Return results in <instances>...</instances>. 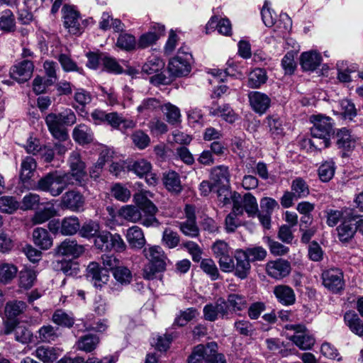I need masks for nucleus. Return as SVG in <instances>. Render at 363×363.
<instances>
[{"label":"nucleus","instance_id":"obj_43","mask_svg":"<svg viewBox=\"0 0 363 363\" xmlns=\"http://www.w3.org/2000/svg\"><path fill=\"white\" fill-rule=\"evenodd\" d=\"M228 306L234 312L242 311L247 306V301L245 296L239 294H230L227 297Z\"/></svg>","mask_w":363,"mask_h":363},{"label":"nucleus","instance_id":"obj_9","mask_svg":"<svg viewBox=\"0 0 363 363\" xmlns=\"http://www.w3.org/2000/svg\"><path fill=\"white\" fill-rule=\"evenodd\" d=\"M85 197L77 190H69L61 197V206L62 208L78 212L84 208Z\"/></svg>","mask_w":363,"mask_h":363},{"label":"nucleus","instance_id":"obj_1","mask_svg":"<svg viewBox=\"0 0 363 363\" xmlns=\"http://www.w3.org/2000/svg\"><path fill=\"white\" fill-rule=\"evenodd\" d=\"M310 121L313 123L311 128V138L307 142L310 147L322 150L330 145V137L334 134L333 120L323 114L312 115Z\"/></svg>","mask_w":363,"mask_h":363},{"label":"nucleus","instance_id":"obj_57","mask_svg":"<svg viewBox=\"0 0 363 363\" xmlns=\"http://www.w3.org/2000/svg\"><path fill=\"white\" fill-rule=\"evenodd\" d=\"M201 269L214 281L218 279L219 272L215 262L212 259H203L201 261Z\"/></svg>","mask_w":363,"mask_h":363},{"label":"nucleus","instance_id":"obj_41","mask_svg":"<svg viewBox=\"0 0 363 363\" xmlns=\"http://www.w3.org/2000/svg\"><path fill=\"white\" fill-rule=\"evenodd\" d=\"M216 26L219 33L224 35H230L232 32L231 23L227 18L220 19L218 21L216 16H213L206 25V29L214 28Z\"/></svg>","mask_w":363,"mask_h":363},{"label":"nucleus","instance_id":"obj_50","mask_svg":"<svg viewBox=\"0 0 363 363\" xmlns=\"http://www.w3.org/2000/svg\"><path fill=\"white\" fill-rule=\"evenodd\" d=\"M56 214L57 210L53 206L45 207L35 213L32 220L34 224H41L48 221Z\"/></svg>","mask_w":363,"mask_h":363},{"label":"nucleus","instance_id":"obj_61","mask_svg":"<svg viewBox=\"0 0 363 363\" xmlns=\"http://www.w3.org/2000/svg\"><path fill=\"white\" fill-rule=\"evenodd\" d=\"M244 252L250 262L263 261L267 255V250L260 246L248 247Z\"/></svg>","mask_w":363,"mask_h":363},{"label":"nucleus","instance_id":"obj_22","mask_svg":"<svg viewBox=\"0 0 363 363\" xmlns=\"http://www.w3.org/2000/svg\"><path fill=\"white\" fill-rule=\"evenodd\" d=\"M208 109L211 116H220L228 123H233L238 119V116L228 104L213 103Z\"/></svg>","mask_w":363,"mask_h":363},{"label":"nucleus","instance_id":"obj_42","mask_svg":"<svg viewBox=\"0 0 363 363\" xmlns=\"http://www.w3.org/2000/svg\"><path fill=\"white\" fill-rule=\"evenodd\" d=\"M161 110L166 116V120L169 123L175 125L181 121L180 110L176 106L170 103L162 104Z\"/></svg>","mask_w":363,"mask_h":363},{"label":"nucleus","instance_id":"obj_18","mask_svg":"<svg viewBox=\"0 0 363 363\" xmlns=\"http://www.w3.org/2000/svg\"><path fill=\"white\" fill-rule=\"evenodd\" d=\"M286 328H291L293 330H296V333L294 335L290 337V340L300 349L301 350H308L314 345L315 340L314 338L303 331L301 329L303 328L301 325H290L287 326Z\"/></svg>","mask_w":363,"mask_h":363},{"label":"nucleus","instance_id":"obj_34","mask_svg":"<svg viewBox=\"0 0 363 363\" xmlns=\"http://www.w3.org/2000/svg\"><path fill=\"white\" fill-rule=\"evenodd\" d=\"M74 140L79 144H88L93 140V133L90 128L84 124H79L73 130Z\"/></svg>","mask_w":363,"mask_h":363},{"label":"nucleus","instance_id":"obj_16","mask_svg":"<svg viewBox=\"0 0 363 363\" xmlns=\"http://www.w3.org/2000/svg\"><path fill=\"white\" fill-rule=\"evenodd\" d=\"M167 69L172 76L179 77L187 75L191 67L187 58L176 56L169 60Z\"/></svg>","mask_w":363,"mask_h":363},{"label":"nucleus","instance_id":"obj_39","mask_svg":"<svg viewBox=\"0 0 363 363\" xmlns=\"http://www.w3.org/2000/svg\"><path fill=\"white\" fill-rule=\"evenodd\" d=\"M36 272L32 269L25 268L21 270L18 277V284L20 288L24 289H30L36 281Z\"/></svg>","mask_w":363,"mask_h":363},{"label":"nucleus","instance_id":"obj_47","mask_svg":"<svg viewBox=\"0 0 363 363\" xmlns=\"http://www.w3.org/2000/svg\"><path fill=\"white\" fill-rule=\"evenodd\" d=\"M35 356L44 363H51L57 359V354L53 347L40 346L35 352Z\"/></svg>","mask_w":363,"mask_h":363},{"label":"nucleus","instance_id":"obj_33","mask_svg":"<svg viewBox=\"0 0 363 363\" xmlns=\"http://www.w3.org/2000/svg\"><path fill=\"white\" fill-rule=\"evenodd\" d=\"M354 221V220L345 219L342 223L337 228V235L341 242H348L354 235L357 232V225L355 223L352 225L351 222Z\"/></svg>","mask_w":363,"mask_h":363},{"label":"nucleus","instance_id":"obj_53","mask_svg":"<svg viewBox=\"0 0 363 363\" xmlns=\"http://www.w3.org/2000/svg\"><path fill=\"white\" fill-rule=\"evenodd\" d=\"M335 167L333 162H325L318 168V176L323 182H329L334 176Z\"/></svg>","mask_w":363,"mask_h":363},{"label":"nucleus","instance_id":"obj_7","mask_svg":"<svg viewBox=\"0 0 363 363\" xmlns=\"http://www.w3.org/2000/svg\"><path fill=\"white\" fill-rule=\"evenodd\" d=\"M235 201L238 206L242 209V216L245 212L248 217H255L258 213V204L256 198L250 193H246L242 197L238 191L233 193V206H235Z\"/></svg>","mask_w":363,"mask_h":363},{"label":"nucleus","instance_id":"obj_49","mask_svg":"<svg viewBox=\"0 0 363 363\" xmlns=\"http://www.w3.org/2000/svg\"><path fill=\"white\" fill-rule=\"evenodd\" d=\"M39 338L43 342H51L59 337L58 328L50 325H44L39 329Z\"/></svg>","mask_w":363,"mask_h":363},{"label":"nucleus","instance_id":"obj_11","mask_svg":"<svg viewBox=\"0 0 363 363\" xmlns=\"http://www.w3.org/2000/svg\"><path fill=\"white\" fill-rule=\"evenodd\" d=\"M291 269L289 262L282 259L270 261L266 265L267 274L276 279L287 277L290 274Z\"/></svg>","mask_w":363,"mask_h":363},{"label":"nucleus","instance_id":"obj_25","mask_svg":"<svg viewBox=\"0 0 363 363\" xmlns=\"http://www.w3.org/2000/svg\"><path fill=\"white\" fill-rule=\"evenodd\" d=\"M126 240L131 248L140 250L146 243L144 233L142 229L137 226H133L127 230Z\"/></svg>","mask_w":363,"mask_h":363},{"label":"nucleus","instance_id":"obj_32","mask_svg":"<svg viewBox=\"0 0 363 363\" xmlns=\"http://www.w3.org/2000/svg\"><path fill=\"white\" fill-rule=\"evenodd\" d=\"M163 184L166 189L172 193L179 194L182 190L180 177L174 171H169L164 173L162 178Z\"/></svg>","mask_w":363,"mask_h":363},{"label":"nucleus","instance_id":"obj_3","mask_svg":"<svg viewBox=\"0 0 363 363\" xmlns=\"http://www.w3.org/2000/svg\"><path fill=\"white\" fill-rule=\"evenodd\" d=\"M187 362L188 363H226L224 355L218 352V345L215 342L195 346Z\"/></svg>","mask_w":363,"mask_h":363},{"label":"nucleus","instance_id":"obj_46","mask_svg":"<svg viewBox=\"0 0 363 363\" xmlns=\"http://www.w3.org/2000/svg\"><path fill=\"white\" fill-rule=\"evenodd\" d=\"M269 131L273 137L282 135L284 132L282 121L277 115L268 116L264 121Z\"/></svg>","mask_w":363,"mask_h":363},{"label":"nucleus","instance_id":"obj_5","mask_svg":"<svg viewBox=\"0 0 363 363\" xmlns=\"http://www.w3.org/2000/svg\"><path fill=\"white\" fill-rule=\"evenodd\" d=\"M68 164L69 171L62 173L70 182L72 186H79L85 187L88 181V176L86 172V164L82 160L81 155L78 151L71 152Z\"/></svg>","mask_w":363,"mask_h":363},{"label":"nucleus","instance_id":"obj_37","mask_svg":"<svg viewBox=\"0 0 363 363\" xmlns=\"http://www.w3.org/2000/svg\"><path fill=\"white\" fill-rule=\"evenodd\" d=\"M238 201H235V206H233L232 211L226 216L225 229L228 232L232 233L240 225V221L238 216H242V209L238 206Z\"/></svg>","mask_w":363,"mask_h":363},{"label":"nucleus","instance_id":"obj_56","mask_svg":"<svg viewBox=\"0 0 363 363\" xmlns=\"http://www.w3.org/2000/svg\"><path fill=\"white\" fill-rule=\"evenodd\" d=\"M19 207L18 202L13 196L0 197V211L3 213H13Z\"/></svg>","mask_w":363,"mask_h":363},{"label":"nucleus","instance_id":"obj_10","mask_svg":"<svg viewBox=\"0 0 363 363\" xmlns=\"http://www.w3.org/2000/svg\"><path fill=\"white\" fill-rule=\"evenodd\" d=\"M323 284L329 290L337 293L343 289V274L337 268L330 269L322 274Z\"/></svg>","mask_w":363,"mask_h":363},{"label":"nucleus","instance_id":"obj_52","mask_svg":"<svg viewBox=\"0 0 363 363\" xmlns=\"http://www.w3.org/2000/svg\"><path fill=\"white\" fill-rule=\"evenodd\" d=\"M18 272L17 267L8 263H0V282L7 283L13 279Z\"/></svg>","mask_w":363,"mask_h":363},{"label":"nucleus","instance_id":"obj_55","mask_svg":"<svg viewBox=\"0 0 363 363\" xmlns=\"http://www.w3.org/2000/svg\"><path fill=\"white\" fill-rule=\"evenodd\" d=\"M164 66V63L161 59L153 57L143 65L142 70L147 74H152L162 69Z\"/></svg>","mask_w":363,"mask_h":363},{"label":"nucleus","instance_id":"obj_2","mask_svg":"<svg viewBox=\"0 0 363 363\" xmlns=\"http://www.w3.org/2000/svg\"><path fill=\"white\" fill-rule=\"evenodd\" d=\"M144 257L148 260L143 270V277L147 280L162 279L161 273L167 269L170 262L162 248L159 245H148L143 250Z\"/></svg>","mask_w":363,"mask_h":363},{"label":"nucleus","instance_id":"obj_36","mask_svg":"<svg viewBox=\"0 0 363 363\" xmlns=\"http://www.w3.org/2000/svg\"><path fill=\"white\" fill-rule=\"evenodd\" d=\"M99 343V337L97 335L88 334L80 337L76 345L79 350L91 352L96 348Z\"/></svg>","mask_w":363,"mask_h":363},{"label":"nucleus","instance_id":"obj_17","mask_svg":"<svg viewBox=\"0 0 363 363\" xmlns=\"http://www.w3.org/2000/svg\"><path fill=\"white\" fill-rule=\"evenodd\" d=\"M235 259L236 261L233 270L235 275L241 279L247 278L250 272L251 265L250 261L245 255V252H244V250H236Z\"/></svg>","mask_w":363,"mask_h":363},{"label":"nucleus","instance_id":"obj_13","mask_svg":"<svg viewBox=\"0 0 363 363\" xmlns=\"http://www.w3.org/2000/svg\"><path fill=\"white\" fill-rule=\"evenodd\" d=\"M38 164L32 156H26L22 158L19 169V179L23 184H30L34 177Z\"/></svg>","mask_w":363,"mask_h":363},{"label":"nucleus","instance_id":"obj_63","mask_svg":"<svg viewBox=\"0 0 363 363\" xmlns=\"http://www.w3.org/2000/svg\"><path fill=\"white\" fill-rule=\"evenodd\" d=\"M178 226L180 230L186 236L194 238L199 235V230L196 221L184 220L179 222Z\"/></svg>","mask_w":363,"mask_h":363},{"label":"nucleus","instance_id":"obj_45","mask_svg":"<svg viewBox=\"0 0 363 363\" xmlns=\"http://www.w3.org/2000/svg\"><path fill=\"white\" fill-rule=\"evenodd\" d=\"M291 191L295 198L298 199L306 197L310 192L308 185L301 177H297L292 181Z\"/></svg>","mask_w":363,"mask_h":363},{"label":"nucleus","instance_id":"obj_60","mask_svg":"<svg viewBox=\"0 0 363 363\" xmlns=\"http://www.w3.org/2000/svg\"><path fill=\"white\" fill-rule=\"evenodd\" d=\"M26 308V304L22 301L9 302L5 308V312L9 318H15L22 313Z\"/></svg>","mask_w":363,"mask_h":363},{"label":"nucleus","instance_id":"obj_4","mask_svg":"<svg viewBox=\"0 0 363 363\" xmlns=\"http://www.w3.org/2000/svg\"><path fill=\"white\" fill-rule=\"evenodd\" d=\"M71 185L62 173L55 171L41 177L34 186V189L49 193L56 197L60 196Z\"/></svg>","mask_w":363,"mask_h":363},{"label":"nucleus","instance_id":"obj_24","mask_svg":"<svg viewBox=\"0 0 363 363\" xmlns=\"http://www.w3.org/2000/svg\"><path fill=\"white\" fill-rule=\"evenodd\" d=\"M230 173L227 166L218 165L210 171V179L216 186L230 185Z\"/></svg>","mask_w":363,"mask_h":363},{"label":"nucleus","instance_id":"obj_64","mask_svg":"<svg viewBox=\"0 0 363 363\" xmlns=\"http://www.w3.org/2000/svg\"><path fill=\"white\" fill-rule=\"evenodd\" d=\"M266 239L269 251L272 255L275 256H282L289 252V248L288 247L271 239L269 237H267Z\"/></svg>","mask_w":363,"mask_h":363},{"label":"nucleus","instance_id":"obj_44","mask_svg":"<svg viewBox=\"0 0 363 363\" xmlns=\"http://www.w3.org/2000/svg\"><path fill=\"white\" fill-rule=\"evenodd\" d=\"M15 28V17L12 11L6 9L0 13V29L5 32H13Z\"/></svg>","mask_w":363,"mask_h":363},{"label":"nucleus","instance_id":"obj_35","mask_svg":"<svg viewBox=\"0 0 363 363\" xmlns=\"http://www.w3.org/2000/svg\"><path fill=\"white\" fill-rule=\"evenodd\" d=\"M267 78L264 69L255 68L248 75L247 86L251 89L259 88L266 83Z\"/></svg>","mask_w":363,"mask_h":363},{"label":"nucleus","instance_id":"obj_31","mask_svg":"<svg viewBox=\"0 0 363 363\" xmlns=\"http://www.w3.org/2000/svg\"><path fill=\"white\" fill-rule=\"evenodd\" d=\"M33 238L35 245L42 250H48L52 245V238L49 232L43 228H37L33 230Z\"/></svg>","mask_w":363,"mask_h":363},{"label":"nucleus","instance_id":"obj_62","mask_svg":"<svg viewBox=\"0 0 363 363\" xmlns=\"http://www.w3.org/2000/svg\"><path fill=\"white\" fill-rule=\"evenodd\" d=\"M162 240L164 245L167 247L172 249L178 245L180 238L177 233L174 232L169 228H167L163 232Z\"/></svg>","mask_w":363,"mask_h":363},{"label":"nucleus","instance_id":"obj_51","mask_svg":"<svg viewBox=\"0 0 363 363\" xmlns=\"http://www.w3.org/2000/svg\"><path fill=\"white\" fill-rule=\"evenodd\" d=\"M100 226L99 224L94 220H89L85 222L81 228H79V234L82 237L90 238L96 237L99 233Z\"/></svg>","mask_w":363,"mask_h":363},{"label":"nucleus","instance_id":"obj_19","mask_svg":"<svg viewBox=\"0 0 363 363\" xmlns=\"http://www.w3.org/2000/svg\"><path fill=\"white\" fill-rule=\"evenodd\" d=\"M56 252L60 255L78 257L84 252V247L83 245H79L75 240L67 238L58 245Z\"/></svg>","mask_w":363,"mask_h":363},{"label":"nucleus","instance_id":"obj_40","mask_svg":"<svg viewBox=\"0 0 363 363\" xmlns=\"http://www.w3.org/2000/svg\"><path fill=\"white\" fill-rule=\"evenodd\" d=\"M113 276L117 284L121 286L128 285L132 281L130 270L124 266H118L113 269Z\"/></svg>","mask_w":363,"mask_h":363},{"label":"nucleus","instance_id":"obj_59","mask_svg":"<svg viewBox=\"0 0 363 363\" xmlns=\"http://www.w3.org/2000/svg\"><path fill=\"white\" fill-rule=\"evenodd\" d=\"M130 138L134 145L140 150L146 148L150 143L149 135L141 130L133 132Z\"/></svg>","mask_w":363,"mask_h":363},{"label":"nucleus","instance_id":"obj_8","mask_svg":"<svg viewBox=\"0 0 363 363\" xmlns=\"http://www.w3.org/2000/svg\"><path fill=\"white\" fill-rule=\"evenodd\" d=\"M34 70L33 62L30 60H23L15 64L10 69V76L19 83L29 80Z\"/></svg>","mask_w":363,"mask_h":363},{"label":"nucleus","instance_id":"obj_14","mask_svg":"<svg viewBox=\"0 0 363 363\" xmlns=\"http://www.w3.org/2000/svg\"><path fill=\"white\" fill-rule=\"evenodd\" d=\"M45 123L52 135L61 141L67 140L68 135L66 129L57 113H49L45 117Z\"/></svg>","mask_w":363,"mask_h":363},{"label":"nucleus","instance_id":"obj_28","mask_svg":"<svg viewBox=\"0 0 363 363\" xmlns=\"http://www.w3.org/2000/svg\"><path fill=\"white\" fill-rule=\"evenodd\" d=\"M344 321L351 332L363 337V320L354 311H347L345 313Z\"/></svg>","mask_w":363,"mask_h":363},{"label":"nucleus","instance_id":"obj_54","mask_svg":"<svg viewBox=\"0 0 363 363\" xmlns=\"http://www.w3.org/2000/svg\"><path fill=\"white\" fill-rule=\"evenodd\" d=\"M15 340L22 344L30 342L33 337L31 331L24 325H16L13 327Z\"/></svg>","mask_w":363,"mask_h":363},{"label":"nucleus","instance_id":"obj_30","mask_svg":"<svg viewBox=\"0 0 363 363\" xmlns=\"http://www.w3.org/2000/svg\"><path fill=\"white\" fill-rule=\"evenodd\" d=\"M162 103L159 99L154 97H148L144 99L140 104L137 107L138 113L150 116L152 113H155L161 110Z\"/></svg>","mask_w":363,"mask_h":363},{"label":"nucleus","instance_id":"obj_20","mask_svg":"<svg viewBox=\"0 0 363 363\" xmlns=\"http://www.w3.org/2000/svg\"><path fill=\"white\" fill-rule=\"evenodd\" d=\"M87 276L96 287H101L108 281L109 276L106 269L100 267L98 263L91 262L87 267Z\"/></svg>","mask_w":363,"mask_h":363},{"label":"nucleus","instance_id":"obj_58","mask_svg":"<svg viewBox=\"0 0 363 363\" xmlns=\"http://www.w3.org/2000/svg\"><path fill=\"white\" fill-rule=\"evenodd\" d=\"M119 214L127 220L136 223L141 218V213L134 206H125L120 209Z\"/></svg>","mask_w":363,"mask_h":363},{"label":"nucleus","instance_id":"obj_15","mask_svg":"<svg viewBox=\"0 0 363 363\" xmlns=\"http://www.w3.org/2000/svg\"><path fill=\"white\" fill-rule=\"evenodd\" d=\"M248 98L252 108L257 113H264L270 106L271 99L264 93L251 91L248 94Z\"/></svg>","mask_w":363,"mask_h":363},{"label":"nucleus","instance_id":"obj_29","mask_svg":"<svg viewBox=\"0 0 363 363\" xmlns=\"http://www.w3.org/2000/svg\"><path fill=\"white\" fill-rule=\"evenodd\" d=\"M322 57L316 52H306L301 55V65L306 71L315 70L321 63Z\"/></svg>","mask_w":363,"mask_h":363},{"label":"nucleus","instance_id":"obj_6","mask_svg":"<svg viewBox=\"0 0 363 363\" xmlns=\"http://www.w3.org/2000/svg\"><path fill=\"white\" fill-rule=\"evenodd\" d=\"M94 245L103 252H123L126 248V245L120 235L111 234L108 231L99 233L95 238Z\"/></svg>","mask_w":363,"mask_h":363},{"label":"nucleus","instance_id":"obj_38","mask_svg":"<svg viewBox=\"0 0 363 363\" xmlns=\"http://www.w3.org/2000/svg\"><path fill=\"white\" fill-rule=\"evenodd\" d=\"M80 223L77 217L65 218L61 222L60 232L65 235H72L79 231Z\"/></svg>","mask_w":363,"mask_h":363},{"label":"nucleus","instance_id":"obj_48","mask_svg":"<svg viewBox=\"0 0 363 363\" xmlns=\"http://www.w3.org/2000/svg\"><path fill=\"white\" fill-rule=\"evenodd\" d=\"M52 320L57 325L65 328H71L74 323V318L62 310L55 311Z\"/></svg>","mask_w":363,"mask_h":363},{"label":"nucleus","instance_id":"obj_23","mask_svg":"<svg viewBox=\"0 0 363 363\" xmlns=\"http://www.w3.org/2000/svg\"><path fill=\"white\" fill-rule=\"evenodd\" d=\"M354 208H345L342 210H333L330 209L326 211L327 213V224L333 227L337 224L340 220L349 219L352 220L355 217Z\"/></svg>","mask_w":363,"mask_h":363},{"label":"nucleus","instance_id":"obj_21","mask_svg":"<svg viewBox=\"0 0 363 363\" xmlns=\"http://www.w3.org/2000/svg\"><path fill=\"white\" fill-rule=\"evenodd\" d=\"M164 26L158 23L152 27V30L142 35L138 40V47L140 48H147L154 43L164 34Z\"/></svg>","mask_w":363,"mask_h":363},{"label":"nucleus","instance_id":"obj_27","mask_svg":"<svg viewBox=\"0 0 363 363\" xmlns=\"http://www.w3.org/2000/svg\"><path fill=\"white\" fill-rule=\"evenodd\" d=\"M336 144L338 148L350 151L355 146V140L351 135V132L346 128L338 129L336 132Z\"/></svg>","mask_w":363,"mask_h":363},{"label":"nucleus","instance_id":"obj_26","mask_svg":"<svg viewBox=\"0 0 363 363\" xmlns=\"http://www.w3.org/2000/svg\"><path fill=\"white\" fill-rule=\"evenodd\" d=\"M278 301L284 306L293 305L296 301V295L292 289L286 285H278L273 291Z\"/></svg>","mask_w":363,"mask_h":363},{"label":"nucleus","instance_id":"obj_12","mask_svg":"<svg viewBox=\"0 0 363 363\" xmlns=\"http://www.w3.org/2000/svg\"><path fill=\"white\" fill-rule=\"evenodd\" d=\"M62 11L64 26L69 29V32L73 34L79 32V13L67 4L63 6Z\"/></svg>","mask_w":363,"mask_h":363}]
</instances>
